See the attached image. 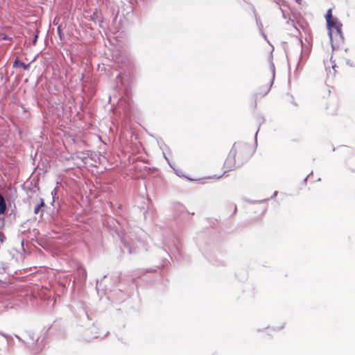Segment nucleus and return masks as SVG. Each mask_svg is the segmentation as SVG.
Listing matches in <instances>:
<instances>
[{"label": "nucleus", "instance_id": "10", "mask_svg": "<svg viewBox=\"0 0 355 355\" xmlns=\"http://www.w3.org/2000/svg\"><path fill=\"white\" fill-rule=\"evenodd\" d=\"M284 327V325L279 327H277V328H274L275 330H280L282 329V328Z\"/></svg>", "mask_w": 355, "mask_h": 355}, {"label": "nucleus", "instance_id": "7", "mask_svg": "<svg viewBox=\"0 0 355 355\" xmlns=\"http://www.w3.org/2000/svg\"><path fill=\"white\" fill-rule=\"evenodd\" d=\"M28 336H29V338H31V340L32 341H33V343H36L39 340V338L38 337H35L33 332H28Z\"/></svg>", "mask_w": 355, "mask_h": 355}, {"label": "nucleus", "instance_id": "14", "mask_svg": "<svg viewBox=\"0 0 355 355\" xmlns=\"http://www.w3.org/2000/svg\"><path fill=\"white\" fill-rule=\"evenodd\" d=\"M15 337H16L17 339H19V340H21V339H20V338L19 337V336L15 335Z\"/></svg>", "mask_w": 355, "mask_h": 355}, {"label": "nucleus", "instance_id": "5", "mask_svg": "<svg viewBox=\"0 0 355 355\" xmlns=\"http://www.w3.org/2000/svg\"><path fill=\"white\" fill-rule=\"evenodd\" d=\"M44 205V200H40V203L35 206L34 209V214H37L41 209Z\"/></svg>", "mask_w": 355, "mask_h": 355}, {"label": "nucleus", "instance_id": "1", "mask_svg": "<svg viewBox=\"0 0 355 355\" xmlns=\"http://www.w3.org/2000/svg\"><path fill=\"white\" fill-rule=\"evenodd\" d=\"M244 150V148L238 149L235 146L230 150L223 164L224 173L229 172L236 168V157L238 153L243 152Z\"/></svg>", "mask_w": 355, "mask_h": 355}, {"label": "nucleus", "instance_id": "6", "mask_svg": "<svg viewBox=\"0 0 355 355\" xmlns=\"http://www.w3.org/2000/svg\"><path fill=\"white\" fill-rule=\"evenodd\" d=\"M325 18H326V21H328V19H333V16H332V9L331 8H329L327 11V13H326V15H325Z\"/></svg>", "mask_w": 355, "mask_h": 355}, {"label": "nucleus", "instance_id": "13", "mask_svg": "<svg viewBox=\"0 0 355 355\" xmlns=\"http://www.w3.org/2000/svg\"><path fill=\"white\" fill-rule=\"evenodd\" d=\"M3 336L6 338V339H8L10 338V336H8V335H6L4 334Z\"/></svg>", "mask_w": 355, "mask_h": 355}, {"label": "nucleus", "instance_id": "3", "mask_svg": "<svg viewBox=\"0 0 355 355\" xmlns=\"http://www.w3.org/2000/svg\"><path fill=\"white\" fill-rule=\"evenodd\" d=\"M29 67V64H26L24 62L19 61L18 60H15L13 62V67H22L24 69H28Z\"/></svg>", "mask_w": 355, "mask_h": 355}, {"label": "nucleus", "instance_id": "8", "mask_svg": "<svg viewBox=\"0 0 355 355\" xmlns=\"http://www.w3.org/2000/svg\"><path fill=\"white\" fill-rule=\"evenodd\" d=\"M270 90V86L269 85H267L263 89V91H261L258 93L259 95H264L266 94H267L268 92V91Z\"/></svg>", "mask_w": 355, "mask_h": 355}, {"label": "nucleus", "instance_id": "11", "mask_svg": "<svg viewBox=\"0 0 355 355\" xmlns=\"http://www.w3.org/2000/svg\"><path fill=\"white\" fill-rule=\"evenodd\" d=\"M58 31L59 35H60V34H61L60 26H59V27L58 28Z\"/></svg>", "mask_w": 355, "mask_h": 355}, {"label": "nucleus", "instance_id": "2", "mask_svg": "<svg viewBox=\"0 0 355 355\" xmlns=\"http://www.w3.org/2000/svg\"><path fill=\"white\" fill-rule=\"evenodd\" d=\"M327 24L329 29H335L338 32H340L342 26L341 24H340L339 21L335 18L328 19V21H327Z\"/></svg>", "mask_w": 355, "mask_h": 355}, {"label": "nucleus", "instance_id": "4", "mask_svg": "<svg viewBox=\"0 0 355 355\" xmlns=\"http://www.w3.org/2000/svg\"><path fill=\"white\" fill-rule=\"evenodd\" d=\"M6 209V204L4 198L0 193V214L5 212Z\"/></svg>", "mask_w": 355, "mask_h": 355}, {"label": "nucleus", "instance_id": "12", "mask_svg": "<svg viewBox=\"0 0 355 355\" xmlns=\"http://www.w3.org/2000/svg\"><path fill=\"white\" fill-rule=\"evenodd\" d=\"M295 1L300 5L302 3V0H295Z\"/></svg>", "mask_w": 355, "mask_h": 355}, {"label": "nucleus", "instance_id": "15", "mask_svg": "<svg viewBox=\"0 0 355 355\" xmlns=\"http://www.w3.org/2000/svg\"><path fill=\"white\" fill-rule=\"evenodd\" d=\"M85 316H86L87 318H89V315H88V314H87V312H85Z\"/></svg>", "mask_w": 355, "mask_h": 355}, {"label": "nucleus", "instance_id": "9", "mask_svg": "<svg viewBox=\"0 0 355 355\" xmlns=\"http://www.w3.org/2000/svg\"><path fill=\"white\" fill-rule=\"evenodd\" d=\"M49 302H50V303L51 302V303H52V306H54V304H55V300H53V299H50V300H49Z\"/></svg>", "mask_w": 355, "mask_h": 355}]
</instances>
